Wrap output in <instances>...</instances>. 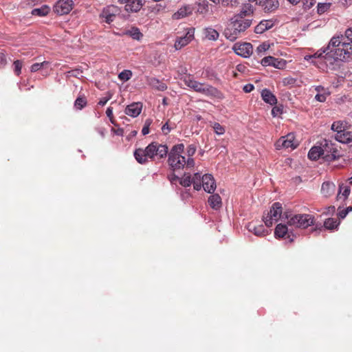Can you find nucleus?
Returning a JSON list of instances; mask_svg holds the SVG:
<instances>
[{
	"instance_id": "nucleus-39",
	"label": "nucleus",
	"mask_w": 352,
	"mask_h": 352,
	"mask_svg": "<svg viewBox=\"0 0 352 352\" xmlns=\"http://www.w3.org/2000/svg\"><path fill=\"white\" fill-rule=\"evenodd\" d=\"M132 77V72L130 70L125 69L118 74L120 80L127 81Z\"/></svg>"
},
{
	"instance_id": "nucleus-50",
	"label": "nucleus",
	"mask_w": 352,
	"mask_h": 352,
	"mask_svg": "<svg viewBox=\"0 0 352 352\" xmlns=\"http://www.w3.org/2000/svg\"><path fill=\"white\" fill-rule=\"evenodd\" d=\"M14 67V73L16 75L19 76L22 68V62L19 60H16L13 63Z\"/></svg>"
},
{
	"instance_id": "nucleus-21",
	"label": "nucleus",
	"mask_w": 352,
	"mask_h": 352,
	"mask_svg": "<svg viewBox=\"0 0 352 352\" xmlns=\"http://www.w3.org/2000/svg\"><path fill=\"white\" fill-rule=\"evenodd\" d=\"M192 8L190 5H186L180 8L176 12H175L173 15V19H183L186 16H189L192 12Z\"/></svg>"
},
{
	"instance_id": "nucleus-60",
	"label": "nucleus",
	"mask_w": 352,
	"mask_h": 352,
	"mask_svg": "<svg viewBox=\"0 0 352 352\" xmlns=\"http://www.w3.org/2000/svg\"><path fill=\"white\" fill-rule=\"evenodd\" d=\"M233 2L235 3V0H222L221 3L223 6H233Z\"/></svg>"
},
{
	"instance_id": "nucleus-20",
	"label": "nucleus",
	"mask_w": 352,
	"mask_h": 352,
	"mask_svg": "<svg viewBox=\"0 0 352 352\" xmlns=\"http://www.w3.org/2000/svg\"><path fill=\"white\" fill-rule=\"evenodd\" d=\"M254 1H250L248 0V2L244 3L243 4L242 8L240 11V12L236 15V18H243L245 19V16H250L254 13V8L252 3H254Z\"/></svg>"
},
{
	"instance_id": "nucleus-3",
	"label": "nucleus",
	"mask_w": 352,
	"mask_h": 352,
	"mask_svg": "<svg viewBox=\"0 0 352 352\" xmlns=\"http://www.w3.org/2000/svg\"><path fill=\"white\" fill-rule=\"evenodd\" d=\"M184 148V144L181 143L174 145L168 151V164L173 172L183 169L185 166L190 168L195 166V162L193 158L186 159V157L182 155Z\"/></svg>"
},
{
	"instance_id": "nucleus-54",
	"label": "nucleus",
	"mask_w": 352,
	"mask_h": 352,
	"mask_svg": "<svg viewBox=\"0 0 352 352\" xmlns=\"http://www.w3.org/2000/svg\"><path fill=\"white\" fill-rule=\"evenodd\" d=\"M296 80L292 77H287L283 78V82L285 85H293L295 84Z\"/></svg>"
},
{
	"instance_id": "nucleus-6",
	"label": "nucleus",
	"mask_w": 352,
	"mask_h": 352,
	"mask_svg": "<svg viewBox=\"0 0 352 352\" xmlns=\"http://www.w3.org/2000/svg\"><path fill=\"white\" fill-rule=\"evenodd\" d=\"M279 219L286 220L284 213H283L282 204L275 202L272 204L270 211L264 214L263 220L267 227H271Z\"/></svg>"
},
{
	"instance_id": "nucleus-13",
	"label": "nucleus",
	"mask_w": 352,
	"mask_h": 352,
	"mask_svg": "<svg viewBox=\"0 0 352 352\" xmlns=\"http://www.w3.org/2000/svg\"><path fill=\"white\" fill-rule=\"evenodd\" d=\"M194 34L195 29L190 28L184 36L177 37L175 43V49L178 50L187 45L194 38Z\"/></svg>"
},
{
	"instance_id": "nucleus-18",
	"label": "nucleus",
	"mask_w": 352,
	"mask_h": 352,
	"mask_svg": "<svg viewBox=\"0 0 352 352\" xmlns=\"http://www.w3.org/2000/svg\"><path fill=\"white\" fill-rule=\"evenodd\" d=\"M142 109V104L141 102H133L126 106L124 110L126 115L132 118L138 117Z\"/></svg>"
},
{
	"instance_id": "nucleus-28",
	"label": "nucleus",
	"mask_w": 352,
	"mask_h": 352,
	"mask_svg": "<svg viewBox=\"0 0 352 352\" xmlns=\"http://www.w3.org/2000/svg\"><path fill=\"white\" fill-rule=\"evenodd\" d=\"M352 138V132L346 131L345 129L339 133H336L335 140L342 144H349L350 140Z\"/></svg>"
},
{
	"instance_id": "nucleus-38",
	"label": "nucleus",
	"mask_w": 352,
	"mask_h": 352,
	"mask_svg": "<svg viewBox=\"0 0 352 352\" xmlns=\"http://www.w3.org/2000/svg\"><path fill=\"white\" fill-rule=\"evenodd\" d=\"M331 130L336 132V133H341L344 130L343 123L341 121L333 122L331 125Z\"/></svg>"
},
{
	"instance_id": "nucleus-53",
	"label": "nucleus",
	"mask_w": 352,
	"mask_h": 352,
	"mask_svg": "<svg viewBox=\"0 0 352 352\" xmlns=\"http://www.w3.org/2000/svg\"><path fill=\"white\" fill-rule=\"evenodd\" d=\"M318 12L319 14L324 13L329 8V6L327 3H319L318 4Z\"/></svg>"
},
{
	"instance_id": "nucleus-2",
	"label": "nucleus",
	"mask_w": 352,
	"mask_h": 352,
	"mask_svg": "<svg viewBox=\"0 0 352 352\" xmlns=\"http://www.w3.org/2000/svg\"><path fill=\"white\" fill-rule=\"evenodd\" d=\"M168 153V148L166 144H160L157 142H153L144 149L137 148L134 151V157L138 163L146 164L148 159L152 161L165 159Z\"/></svg>"
},
{
	"instance_id": "nucleus-56",
	"label": "nucleus",
	"mask_w": 352,
	"mask_h": 352,
	"mask_svg": "<svg viewBox=\"0 0 352 352\" xmlns=\"http://www.w3.org/2000/svg\"><path fill=\"white\" fill-rule=\"evenodd\" d=\"M171 131V128L169 126L168 122H166L162 126V131L164 135H167Z\"/></svg>"
},
{
	"instance_id": "nucleus-31",
	"label": "nucleus",
	"mask_w": 352,
	"mask_h": 352,
	"mask_svg": "<svg viewBox=\"0 0 352 352\" xmlns=\"http://www.w3.org/2000/svg\"><path fill=\"white\" fill-rule=\"evenodd\" d=\"M204 34L205 37L210 41H217L219 38V32L211 27L204 28Z\"/></svg>"
},
{
	"instance_id": "nucleus-61",
	"label": "nucleus",
	"mask_w": 352,
	"mask_h": 352,
	"mask_svg": "<svg viewBox=\"0 0 352 352\" xmlns=\"http://www.w3.org/2000/svg\"><path fill=\"white\" fill-rule=\"evenodd\" d=\"M347 214V211L345 210L344 209L339 211L338 212V217L340 219H344Z\"/></svg>"
},
{
	"instance_id": "nucleus-43",
	"label": "nucleus",
	"mask_w": 352,
	"mask_h": 352,
	"mask_svg": "<svg viewBox=\"0 0 352 352\" xmlns=\"http://www.w3.org/2000/svg\"><path fill=\"white\" fill-rule=\"evenodd\" d=\"M270 45L268 43L264 42L260 44L256 48V52L258 54H262L269 50Z\"/></svg>"
},
{
	"instance_id": "nucleus-26",
	"label": "nucleus",
	"mask_w": 352,
	"mask_h": 352,
	"mask_svg": "<svg viewBox=\"0 0 352 352\" xmlns=\"http://www.w3.org/2000/svg\"><path fill=\"white\" fill-rule=\"evenodd\" d=\"M208 202L210 206L215 210H219L222 206L221 197L219 194H212L208 197Z\"/></svg>"
},
{
	"instance_id": "nucleus-29",
	"label": "nucleus",
	"mask_w": 352,
	"mask_h": 352,
	"mask_svg": "<svg viewBox=\"0 0 352 352\" xmlns=\"http://www.w3.org/2000/svg\"><path fill=\"white\" fill-rule=\"evenodd\" d=\"M247 228L250 232H253L256 236H265V233L267 232L263 225L256 226L254 223H250L248 225Z\"/></svg>"
},
{
	"instance_id": "nucleus-32",
	"label": "nucleus",
	"mask_w": 352,
	"mask_h": 352,
	"mask_svg": "<svg viewBox=\"0 0 352 352\" xmlns=\"http://www.w3.org/2000/svg\"><path fill=\"white\" fill-rule=\"evenodd\" d=\"M288 234V228L285 224L279 223L276 226L274 236L276 238H283Z\"/></svg>"
},
{
	"instance_id": "nucleus-7",
	"label": "nucleus",
	"mask_w": 352,
	"mask_h": 352,
	"mask_svg": "<svg viewBox=\"0 0 352 352\" xmlns=\"http://www.w3.org/2000/svg\"><path fill=\"white\" fill-rule=\"evenodd\" d=\"M322 153V159L327 162H332L340 157L337 144L329 140H323L320 142Z\"/></svg>"
},
{
	"instance_id": "nucleus-30",
	"label": "nucleus",
	"mask_w": 352,
	"mask_h": 352,
	"mask_svg": "<svg viewBox=\"0 0 352 352\" xmlns=\"http://www.w3.org/2000/svg\"><path fill=\"white\" fill-rule=\"evenodd\" d=\"M320 157H322L320 144L313 146L308 153V157L311 160H317Z\"/></svg>"
},
{
	"instance_id": "nucleus-44",
	"label": "nucleus",
	"mask_w": 352,
	"mask_h": 352,
	"mask_svg": "<svg viewBox=\"0 0 352 352\" xmlns=\"http://www.w3.org/2000/svg\"><path fill=\"white\" fill-rule=\"evenodd\" d=\"M208 3L206 1H203L198 5L197 12L200 14H206L208 11Z\"/></svg>"
},
{
	"instance_id": "nucleus-36",
	"label": "nucleus",
	"mask_w": 352,
	"mask_h": 352,
	"mask_svg": "<svg viewBox=\"0 0 352 352\" xmlns=\"http://www.w3.org/2000/svg\"><path fill=\"white\" fill-rule=\"evenodd\" d=\"M339 223H340L337 219L333 218H329L324 222V226L326 229L332 230L337 228Z\"/></svg>"
},
{
	"instance_id": "nucleus-4",
	"label": "nucleus",
	"mask_w": 352,
	"mask_h": 352,
	"mask_svg": "<svg viewBox=\"0 0 352 352\" xmlns=\"http://www.w3.org/2000/svg\"><path fill=\"white\" fill-rule=\"evenodd\" d=\"M284 216L287 223L295 228L305 229L314 223V217L309 214H293L291 212H285Z\"/></svg>"
},
{
	"instance_id": "nucleus-22",
	"label": "nucleus",
	"mask_w": 352,
	"mask_h": 352,
	"mask_svg": "<svg viewBox=\"0 0 352 352\" xmlns=\"http://www.w3.org/2000/svg\"><path fill=\"white\" fill-rule=\"evenodd\" d=\"M336 191V185L332 182H324L322 184L321 193L324 197H328L333 195Z\"/></svg>"
},
{
	"instance_id": "nucleus-23",
	"label": "nucleus",
	"mask_w": 352,
	"mask_h": 352,
	"mask_svg": "<svg viewBox=\"0 0 352 352\" xmlns=\"http://www.w3.org/2000/svg\"><path fill=\"white\" fill-rule=\"evenodd\" d=\"M122 35H126L131 37L133 40L141 41L143 38V34L140 29L135 26H132L130 29L122 32Z\"/></svg>"
},
{
	"instance_id": "nucleus-64",
	"label": "nucleus",
	"mask_w": 352,
	"mask_h": 352,
	"mask_svg": "<svg viewBox=\"0 0 352 352\" xmlns=\"http://www.w3.org/2000/svg\"><path fill=\"white\" fill-rule=\"evenodd\" d=\"M116 134L120 136L123 135V129H118L115 131Z\"/></svg>"
},
{
	"instance_id": "nucleus-16",
	"label": "nucleus",
	"mask_w": 352,
	"mask_h": 352,
	"mask_svg": "<svg viewBox=\"0 0 352 352\" xmlns=\"http://www.w3.org/2000/svg\"><path fill=\"white\" fill-rule=\"evenodd\" d=\"M276 22V19H270L262 20L254 28V32L256 34H263L265 31L272 28Z\"/></svg>"
},
{
	"instance_id": "nucleus-51",
	"label": "nucleus",
	"mask_w": 352,
	"mask_h": 352,
	"mask_svg": "<svg viewBox=\"0 0 352 352\" xmlns=\"http://www.w3.org/2000/svg\"><path fill=\"white\" fill-rule=\"evenodd\" d=\"M283 113V107L282 106H275L272 109V116L273 117H277L279 115Z\"/></svg>"
},
{
	"instance_id": "nucleus-47",
	"label": "nucleus",
	"mask_w": 352,
	"mask_h": 352,
	"mask_svg": "<svg viewBox=\"0 0 352 352\" xmlns=\"http://www.w3.org/2000/svg\"><path fill=\"white\" fill-rule=\"evenodd\" d=\"M82 71L80 69H75L70 70L67 72V76H73L76 78H79L80 76H82Z\"/></svg>"
},
{
	"instance_id": "nucleus-55",
	"label": "nucleus",
	"mask_w": 352,
	"mask_h": 352,
	"mask_svg": "<svg viewBox=\"0 0 352 352\" xmlns=\"http://www.w3.org/2000/svg\"><path fill=\"white\" fill-rule=\"evenodd\" d=\"M314 0H305L303 1V8L305 10H309L314 6Z\"/></svg>"
},
{
	"instance_id": "nucleus-37",
	"label": "nucleus",
	"mask_w": 352,
	"mask_h": 352,
	"mask_svg": "<svg viewBox=\"0 0 352 352\" xmlns=\"http://www.w3.org/2000/svg\"><path fill=\"white\" fill-rule=\"evenodd\" d=\"M179 184L184 187H189L192 184L191 175L190 173H184V176L180 178Z\"/></svg>"
},
{
	"instance_id": "nucleus-59",
	"label": "nucleus",
	"mask_w": 352,
	"mask_h": 352,
	"mask_svg": "<svg viewBox=\"0 0 352 352\" xmlns=\"http://www.w3.org/2000/svg\"><path fill=\"white\" fill-rule=\"evenodd\" d=\"M168 179H169V181L170 182L171 184H173L174 182H177V180L179 181V179H180V178H179V177L177 176L174 173H171V174L168 175Z\"/></svg>"
},
{
	"instance_id": "nucleus-46",
	"label": "nucleus",
	"mask_w": 352,
	"mask_h": 352,
	"mask_svg": "<svg viewBox=\"0 0 352 352\" xmlns=\"http://www.w3.org/2000/svg\"><path fill=\"white\" fill-rule=\"evenodd\" d=\"M212 128L217 135H223L225 133V129L218 122H214L212 124Z\"/></svg>"
},
{
	"instance_id": "nucleus-57",
	"label": "nucleus",
	"mask_w": 352,
	"mask_h": 352,
	"mask_svg": "<svg viewBox=\"0 0 352 352\" xmlns=\"http://www.w3.org/2000/svg\"><path fill=\"white\" fill-rule=\"evenodd\" d=\"M254 89V86L252 84L249 83V84H246L245 85H244L243 90L245 93H250L252 91H253Z\"/></svg>"
},
{
	"instance_id": "nucleus-45",
	"label": "nucleus",
	"mask_w": 352,
	"mask_h": 352,
	"mask_svg": "<svg viewBox=\"0 0 352 352\" xmlns=\"http://www.w3.org/2000/svg\"><path fill=\"white\" fill-rule=\"evenodd\" d=\"M197 151V146L195 144H190L186 148V155L188 158H192V156L195 155Z\"/></svg>"
},
{
	"instance_id": "nucleus-8",
	"label": "nucleus",
	"mask_w": 352,
	"mask_h": 352,
	"mask_svg": "<svg viewBox=\"0 0 352 352\" xmlns=\"http://www.w3.org/2000/svg\"><path fill=\"white\" fill-rule=\"evenodd\" d=\"M121 12L120 8L115 5H109L104 8L99 17L105 23L110 24L115 20L117 15Z\"/></svg>"
},
{
	"instance_id": "nucleus-10",
	"label": "nucleus",
	"mask_w": 352,
	"mask_h": 352,
	"mask_svg": "<svg viewBox=\"0 0 352 352\" xmlns=\"http://www.w3.org/2000/svg\"><path fill=\"white\" fill-rule=\"evenodd\" d=\"M261 63L263 66H272L276 69H282L286 67L287 61L283 58H277L271 56L264 57Z\"/></svg>"
},
{
	"instance_id": "nucleus-14",
	"label": "nucleus",
	"mask_w": 352,
	"mask_h": 352,
	"mask_svg": "<svg viewBox=\"0 0 352 352\" xmlns=\"http://www.w3.org/2000/svg\"><path fill=\"white\" fill-rule=\"evenodd\" d=\"M201 187L208 193H213L216 189V182L211 174H205L202 176Z\"/></svg>"
},
{
	"instance_id": "nucleus-52",
	"label": "nucleus",
	"mask_w": 352,
	"mask_h": 352,
	"mask_svg": "<svg viewBox=\"0 0 352 352\" xmlns=\"http://www.w3.org/2000/svg\"><path fill=\"white\" fill-rule=\"evenodd\" d=\"M328 95H329V92H324V93H322V94H317L315 96V99L317 101H318V102H324L326 100L327 96Z\"/></svg>"
},
{
	"instance_id": "nucleus-40",
	"label": "nucleus",
	"mask_w": 352,
	"mask_h": 352,
	"mask_svg": "<svg viewBox=\"0 0 352 352\" xmlns=\"http://www.w3.org/2000/svg\"><path fill=\"white\" fill-rule=\"evenodd\" d=\"M87 104V100L85 98L78 97L74 102L75 107L81 110L83 107H85Z\"/></svg>"
},
{
	"instance_id": "nucleus-35",
	"label": "nucleus",
	"mask_w": 352,
	"mask_h": 352,
	"mask_svg": "<svg viewBox=\"0 0 352 352\" xmlns=\"http://www.w3.org/2000/svg\"><path fill=\"white\" fill-rule=\"evenodd\" d=\"M50 8L47 6H43L39 8H34L32 11V14L34 16H44L50 12Z\"/></svg>"
},
{
	"instance_id": "nucleus-9",
	"label": "nucleus",
	"mask_w": 352,
	"mask_h": 352,
	"mask_svg": "<svg viewBox=\"0 0 352 352\" xmlns=\"http://www.w3.org/2000/svg\"><path fill=\"white\" fill-rule=\"evenodd\" d=\"M232 50L237 55L248 58L252 54L253 46L250 43H236L233 45Z\"/></svg>"
},
{
	"instance_id": "nucleus-25",
	"label": "nucleus",
	"mask_w": 352,
	"mask_h": 352,
	"mask_svg": "<svg viewBox=\"0 0 352 352\" xmlns=\"http://www.w3.org/2000/svg\"><path fill=\"white\" fill-rule=\"evenodd\" d=\"M143 5V0H131L125 5V10L126 12H137L140 10Z\"/></svg>"
},
{
	"instance_id": "nucleus-49",
	"label": "nucleus",
	"mask_w": 352,
	"mask_h": 352,
	"mask_svg": "<svg viewBox=\"0 0 352 352\" xmlns=\"http://www.w3.org/2000/svg\"><path fill=\"white\" fill-rule=\"evenodd\" d=\"M111 97L112 94L110 92H107L106 96L99 100L98 104L102 107L104 106L107 102L111 98Z\"/></svg>"
},
{
	"instance_id": "nucleus-62",
	"label": "nucleus",
	"mask_w": 352,
	"mask_h": 352,
	"mask_svg": "<svg viewBox=\"0 0 352 352\" xmlns=\"http://www.w3.org/2000/svg\"><path fill=\"white\" fill-rule=\"evenodd\" d=\"M315 90L318 92V94L326 92L324 87L321 85L315 87Z\"/></svg>"
},
{
	"instance_id": "nucleus-34",
	"label": "nucleus",
	"mask_w": 352,
	"mask_h": 352,
	"mask_svg": "<svg viewBox=\"0 0 352 352\" xmlns=\"http://www.w3.org/2000/svg\"><path fill=\"white\" fill-rule=\"evenodd\" d=\"M350 192L351 190L349 186L341 184L339 186V191L337 195V198L340 199L342 197L344 200H345L348 198Z\"/></svg>"
},
{
	"instance_id": "nucleus-1",
	"label": "nucleus",
	"mask_w": 352,
	"mask_h": 352,
	"mask_svg": "<svg viewBox=\"0 0 352 352\" xmlns=\"http://www.w3.org/2000/svg\"><path fill=\"white\" fill-rule=\"evenodd\" d=\"M352 58V27L344 34L333 36L327 46L320 48L312 55H306L305 59H318L331 70L338 67V63L347 62Z\"/></svg>"
},
{
	"instance_id": "nucleus-15",
	"label": "nucleus",
	"mask_w": 352,
	"mask_h": 352,
	"mask_svg": "<svg viewBox=\"0 0 352 352\" xmlns=\"http://www.w3.org/2000/svg\"><path fill=\"white\" fill-rule=\"evenodd\" d=\"M231 23L238 30V31L241 33L251 25L252 20L243 18H236V15H234L231 19Z\"/></svg>"
},
{
	"instance_id": "nucleus-24",
	"label": "nucleus",
	"mask_w": 352,
	"mask_h": 352,
	"mask_svg": "<svg viewBox=\"0 0 352 352\" xmlns=\"http://www.w3.org/2000/svg\"><path fill=\"white\" fill-rule=\"evenodd\" d=\"M147 82L149 86L157 91H164L167 89V86L164 82L154 77L148 78Z\"/></svg>"
},
{
	"instance_id": "nucleus-19",
	"label": "nucleus",
	"mask_w": 352,
	"mask_h": 352,
	"mask_svg": "<svg viewBox=\"0 0 352 352\" xmlns=\"http://www.w3.org/2000/svg\"><path fill=\"white\" fill-rule=\"evenodd\" d=\"M240 34V32L238 31L231 22L228 24L223 32L225 37L230 41H234L239 38Z\"/></svg>"
},
{
	"instance_id": "nucleus-33",
	"label": "nucleus",
	"mask_w": 352,
	"mask_h": 352,
	"mask_svg": "<svg viewBox=\"0 0 352 352\" xmlns=\"http://www.w3.org/2000/svg\"><path fill=\"white\" fill-rule=\"evenodd\" d=\"M202 176L201 173L198 172L195 173L193 177H191L192 184L196 190H199L201 188Z\"/></svg>"
},
{
	"instance_id": "nucleus-11",
	"label": "nucleus",
	"mask_w": 352,
	"mask_h": 352,
	"mask_svg": "<svg viewBox=\"0 0 352 352\" xmlns=\"http://www.w3.org/2000/svg\"><path fill=\"white\" fill-rule=\"evenodd\" d=\"M250 1H255L256 5L260 6L265 12H272L279 7L278 0H249Z\"/></svg>"
},
{
	"instance_id": "nucleus-48",
	"label": "nucleus",
	"mask_w": 352,
	"mask_h": 352,
	"mask_svg": "<svg viewBox=\"0 0 352 352\" xmlns=\"http://www.w3.org/2000/svg\"><path fill=\"white\" fill-rule=\"evenodd\" d=\"M151 123H152L151 120H150V119L146 120V121L144 122V125L142 129V133L143 135H146L148 134L149 127H150V125L151 124Z\"/></svg>"
},
{
	"instance_id": "nucleus-17",
	"label": "nucleus",
	"mask_w": 352,
	"mask_h": 352,
	"mask_svg": "<svg viewBox=\"0 0 352 352\" xmlns=\"http://www.w3.org/2000/svg\"><path fill=\"white\" fill-rule=\"evenodd\" d=\"M276 149L289 148L292 149L296 148L294 144V136L291 134L285 137H281L276 143Z\"/></svg>"
},
{
	"instance_id": "nucleus-58",
	"label": "nucleus",
	"mask_w": 352,
	"mask_h": 352,
	"mask_svg": "<svg viewBox=\"0 0 352 352\" xmlns=\"http://www.w3.org/2000/svg\"><path fill=\"white\" fill-rule=\"evenodd\" d=\"M7 63L6 58L3 52H0V68L5 66Z\"/></svg>"
},
{
	"instance_id": "nucleus-12",
	"label": "nucleus",
	"mask_w": 352,
	"mask_h": 352,
	"mask_svg": "<svg viewBox=\"0 0 352 352\" xmlns=\"http://www.w3.org/2000/svg\"><path fill=\"white\" fill-rule=\"evenodd\" d=\"M72 0H59L54 6V10L59 15L68 14L72 9Z\"/></svg>"
},
{
	"instance_id": "nucleus-41",
	"label": "nucleus",
	"mask_w": 352,
	"mask_h": 352,
	"mask_svg": "<svg viewBox=\"0 0 352 352\" xmlns=\"http://www.w3.org/2000/svg\"><path fill=\"white\" fill-rule=\"evenodd\" d=\"M205 77L210 80L217 78V73L210 67H208L204 71Z\"/></svg>"
},
{
	"instance_id": "nucleus-42",
	"label": "nucleus",
	"mask_w": 352,
	"mask_h": 352,
	"mask_svg": "<svg viewBox=\"0 0 352 352\" xmlns=\"http://www.w3.org/2000/svg\"><path fill=\"white\" fill-rule=\"evenodd\" d=\"M49 64H50V63L48 61H43L40 63H34L31 66L30 71H31V72H36L40 70L41 68L48 65Z\"/></svg>"
},
{
	"instance_id": "nucleus-5",
	"label": "nucleus",
	"mask_w": 352,
	"mask_h": 352,
	"mask_svg": "<svg viewBox=\"0 0 352 352\" xmlns=\"http://www.w3.org/2000/svg\"><path fill=\"white\" fill-rule=\"evenodd\" d=\"M184 84L196 92L202 94L207 96H216L219 92L218 89L212 85H205L204 83L198 82L192 78L190 76L185 77L184 79Z\"/></svg>"
},
{
	"instance_id": "nucleus-27",
	"label": "nucleus",
	"mask_w": 352,
	"mask_h": 352,
	"mask_svg": "<svg viewBox=\"0 0 352 352\" xmlns=\"http://www.w3.org/2000/svg\"><path fill=\"white\" fill-rule=\"evenodd\" d=\"M261 97L265 102L268 103L271 105H274L277 102L276 97L268 89H264L262 90Z\"/></svg>"
},
{
	"instance_id": "nucleus-63",
	"label": "nucleus",
	"mask_w": 352,
	"mask_h": 352,
	"mask_svg": "<svg viewBox=\"0 0 352 352\" xmlns=\"http://www.w3.org/2000/svg\"><path fill=\"white\" fill-rule=\"evenodd\" d=\"M106 114L109 118H111L113 117V108L109 107L106 110Z\"/></svg>"
}]
</instances>
